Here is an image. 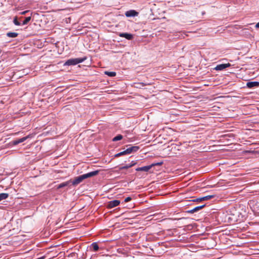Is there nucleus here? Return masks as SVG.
Here are the masks:
<instances>
[{
  "mask_svg": "<svg viewBox=\"0 0 259 259\" xmlns=\"http://www.w3.org/2000/svg\"><path fill=\"white\" fill-rule=\"evenodd\" d=\"M99 173V170H95L80 175L74 179V180L71 181V184L73 186H76L80 183L83 180L94 177Z\"/></svg>",
  "mask_w": 259,
  "mask_h": 259,
  "instance_id": "f257e3e1",
  "label": "nucleus"
},
{
  "mask_svg": "<svg viewBox=\"0 0 259 259\" xmlns=\"http://www.w3.org/2000/svg\"><path fill=\"white\" fill-rule=\"evenodd\" d=\"M87 59L86 57H84L82 58H72L68 60L65 63V65L70 66V65H75L79 63L83 62Z\"/></svg>",
  "mask_w": 259,
  "mask_h": 259,
  "instance_id": "f03ea898",
  "label": "nucleus"
},
{
  "mask_svg": "<svg viewBox=\"0 0 259 259\" xmlns=\"http://www.w3.org/2000/svg\"><path fill=\"white\" fill-rule=\"evenodd\" d=\"M249 205L253 211L259 214V200H250Z\"/></svg>",
  "mask_w": 259,
  "mask_h": 259,
  "instance_id": "7ed1b4c3",
  "label": "nucleus"
},
{
  "mask_svg": "<svg viewBox=\"0 0 259 259\" xmlns=\"http://www.w3.org/2000/svg\"><path fill=\"white\" fill-rule=\"evenodd\" d=\"M120 202L118 200H113L108 202L107 204V207L108 208H112L118 206Z\"/></svg>",
  "mask_w": 259,
  "mask_h": 259,
  "instance_id": "20e7f679",
  "label": "nucleus"
},
{
  "mask_svg": "<svg viewBox=\"0 0 259 259\" xmlns=\"http://www.w3.org/2000/svg\"><path fill=\"white\" fill-rule=\"evenodd\" d=\"M138 14H139L138 12H137L135 10H131L126 11L125 13V15L127 17H133L137 16L138 15Z\"/></svg>",
  "mask_w": 259,
  "mask_h": 259,
  "instance_id": "39448f33",
  "label": "nucleus"
},
{
  "mask_svg": "<svg viewBox=\"0 0 259 259\" xmlns=\"http://www.w3.org/2000/svg\"><path fill=\"white\" fill-rule=\"evenodd\" d=\"M231 66L230 63L227 64H222L218 65L215 67V69L216 70H223Z\"/></svg>",
  "mask_w": 259,
  "mask_h": 259,
  "instance_id": "423d86ee",
  "label": "nucleus"
},
{
  "mask_svg": "<svg viewBox=\"0 0 259 259\" xmlns=\"http://www.w3.org/2000/svg\"><path fill=\"white\" fill-rule=\"evenodd\" d=\"M139 149V147L135 146H131L128 148L126 149V153L127 154H131L133 152H135L137 151Z\"/></svg>",
  "mask_w": 259,
  "mask_h": 259,
  "instance_id": "0eeeda50",
  "label": "nucleus"
},
{
  "mask_svg": "<svg viewBox=\"0 0 259 259\" xmlns=\"http://www.w3.org/2000/svg\"><path fill=\"white\" fill-rule=\"evenodd\" d=\"M119 36L124 37L127 40H132L133 38V35L128 33H120Z\"/></svg>",
  "mask_w": 259,
  "mask_h": 259,
  "instance_id": "6e6552de",
  "label": "nucleus"
},
{
  "mask_svg": "<svg viewBox=\"0 0 259 259\" xmlns=\"http://www.w3.org/2000/svg\"><path fill=\"white\" fill-rule=\"evenodd\" d=\"M152 168V166L151 165L138 167L136 169V171H148Z\"/></svg>",
  "mask_w": 259,
  "mask_h": 259,
  "instance_id": "1a4fd4ad",
  "label": "nucleus"
},
{
  "mask_svg": "<svg viewBox=\"0 0 259 259\" xmlns=\"http://www.w3.org/2000/svg\"><path fill=\"white\" fill-rule=\"evenodd\" d=\"M71 184V181L69 180L63 183H62L57 186V189H61L65 187L69 186Z\"/></svg>",
  "mask_w": 259,
  "mask_h": 259,
  "instance_id": "9d476101",
  "label": "nucleus"
},
{
  "mask_svg": "<svg viewBox=\"0 0 259 259\" xmlns=\"http://www.w3.org/2000/svg\"><path fill=\"white\" fill-rule=\"evenodd\" d=\"M259 85V82L258 81H249L247 82L246 86L248 88H252L254 87H258Z\"/></svg>",
  "mask_w": 259,
  "mask_h": 259,
  "instance_id": "9b49d317",
  "label": "nucleus"
},
{
  "mask_svg": "<svg viewBox=\"0 0 259 259\" xmlns=\"http://www.w3.org/2000/svg\"><path fill=\"white\" fill-rule=\"evenodd\" d=\"M213 197H214V195H207V196L203 197H201L199 198H197L196 199H194L193 200V201H203V200H206L210 199Z\"/></svg>",
  "mask_w": 259,
  "mask_h": 259,
  "instance_id": "f8f14e48",
  "label": "nucleus"
},
{
  "mask_svg": "<svg viewBox=\"0 0 259 259\" xmlns=\"http://www.w3.org/2000/svg\"><path fill=\"white\" fill-rule=\"evenodd\" d=\"M27 138H28L27 136L23 137L18 140L13 141L12 142V143L14 145H17L19 144V143L24 142Z\"/></svg>",
  "mask_w": 259,
  "mask_h": 259,
  "instance_id": "ddd939ff",
  "label": "nucleus"
},
{
  "mask_svg": "<svg viewBox=\"0 0 259 259\" xmlns=\"http://www.w3.org/2000/svg\"><path fill=\"white\" fill-rule=\"evenodd\" d=\"M136 164V162L134 161H132L131 162V163L130 164H126L124 166H123L121 167H120V169L121 170V169H128L132 166H133L134 165H135V164Z\"/></svg>",
  "mask_w": 259,
  "mask_h": 259,
  "instance_id": "4468645a",
  "label": "nucleus"
},
{
  "mask_svg": "<svg viewBox=\"0 0 259 259\" xmlns=\"http://www.w3.org/2000/svg\"><path fill=\"white\" fill-rule=\"evenodd\" d=\"M18 35V33L16 32H9L7 33V36L9 37H16Z\"/></svg>",
  "mask_w": 259,
  "mask_h": 259,
  "instance_id": "2eb2a0df",
  "label": "nucleus"
},
{
  "mask_svg": "<svg viewBox=\"0 0 259 259\" xmlns=\"http://www.w3.org/2000/svg\"><path fill=\"white\" fill-rule=\"evenodd\" d=\"M9 197L8 193H2L0 194V201L7 199Z\"/></svg>",
  "mask_w": 259,
  "mask_h": 259,
  "instance_id": "dca6fc26",
  "label": "nucleus"
},
{
  "mask_svg": "<svg viewBox=\"0 0 259 259\" xmlns=\"http://www.w3.org/2000/svg\"><path fill=\"white\" fill-rule=\"evenodd\" d=\"M31 18L30 16L26 17L25 20L22 22L21 24L22 25H25L27 24L28 23V22L31 20Z\"/></svg>",
  "mask_w": 259,
  "mask_h": 259,
  "instance_id": "f3484780",
  "label": "nucleus"
},
{
  "mask_svg": "<svg viewBox=\"0 0 259 259\" xmlns=\"http://www.w3.org/2000/svg\"><path fill=\"white\" fill-rule=\"evenodd\" d=\"M105 74L110 77H114L116 75V72L113 71H105Z\"/></svg>",
  "mask_w": 259,
  "mask_h": 259,
  "instance_id": "a211bd4d",
  "label": "nucleus"
},
{
  "mask_svg": "<svg viewBox=\"0 0 259 259\" xmlns=\"http://www.w3.org/2000/svg\"><path fill=\"white\" fill-rule=\"evenodd\" d=\"M91 246L94 251H96L99 249V246L97 242H94L91 244Z\"/></svg>",
  "mask_w": 259,
  "mask_h": 259,
  "instance_id": "6ab92c4d",
  "label": "nucleus"
},
{
  "mask_svg": "<svg viewBox=\"0 0 259 259\" xmlns=\"http://www.w3.org/2000/svg\"><path fill=\"white\" fill-rule=\"evenodd\" d=\"M122 138H123V137L122 135H118L117 136H116L113 139L112 141L114 142L117 141L121 140L122 139Z\"/></svg>",
  "mask_w": 259,
  "mask_h": 259,
  "instance_id": "aec40b11",
  "label": "nucleus"
},
{
  "mask_svg": "<svg viewBox=\"0 0 259 259\" xmlns=\"http://www.w3.org/2000/svg\"><path fill=\"white\" fill-rule=\"evenodd\" d=\"M205 206V204H203V205H201L200 206H196L194 208V211H195L196 212H197V211H199V210H200L201 209L204 207Z\"/></svg>",
  "mask_w": 259,
  "mask_h": 259,
  "instance_id": "412c9836",
  "label": "nucleus"
},
{
  "mask_svg": "<svg viewBox=\"0 0 259 259\" xmlns=\"http://www.w3.org/2000/svg\"><path fill=\"white\" fill-rule=\"evenodd\" d=\"M13 23L15 25H17V26H20L21 25H22L18 21V19H17V17H15L14 19H13Z\"/></svg>",
  "mask_w": 259,
  "mask_h": 259,
  "instance_id": "4be33fe9",
  "label": "nucleus"
},
{
  "mask_svg": "<svg viewBox=\"0 0 259 259\" xmlns=\"http://www.w3.org/2000/svg\"><path fill=\"white\" fill-rule=\"evenodd\" d=\"M125 154H128L127 153H126V149L122 152H119L116 154L115 155V157H119L121 155H123Z\"/></svg>",
  "mask_w": 259,
  "mask_h": 259,
  "instance_id": "5701e85b",
  "label": "nucleus"
},
{
  "mask_svg": "<svg viewBox=\"0 0 259 259\" xmlns=\"http://www.w3.org/2000/svg\"><path fill=\"white\" fill-rule=\"evenodd\" d=\"M162 163H163L162 162H157V163H153L150 165L152 166V167L156 165H161Z\"/></svg>",
  "mask_w": 259,
  "mask_h": 259,
  "instance_id": "b1692460",
  "label": "nucleus"
},
{
  "mask_svg": "<svg viewBox=\"0 0 259 259\" xmlns=\"http://www.w3.org/2000/svg\"><path fill=\"white\" fill-rule=\"evenodd\" d=\"M131 199H132L131 197H126V198L124 199V201H125V202H127L130 201V200H131Z\"/></svg>",
  "mask_w": 259,
  "mask_h": 259,
  "instance_id": "393cba45",
  "label": "nucleus"
},
{
  "mask_svg": "<svg viewBox=\"0 0 259 259\" xmlns=\"http://www.w3.org/2000/svg\"><path fill=\"white\" fill-rule=\"evenodd\" d=\"M29 12L28 10H26V11H23L22 12H20V14L21 15H25L27 13H28Z\"/></svg>",
  "mask_w": 259,
  "mask_h": 259,
  "instance_id": "a878e982",
  "label": "nucleus"
},
{
  "mask_svg": "<svg viewBox=\"0 0 259 259\" xmlns=\"http://www.w3.org/2000/svg\"><path fill=\"white\" fill-rule=\"evenodd\" d=\"M194 208H193L191 210H188L187 212L189 213H193L196 212L195 211H194Z\"/></svg>",
  "mask_w": 259,
  "mask_h": 259,
  "instance_id": "bb28decb",
  "label": "nucleus"
},
{
  "mask_svg": "<svg viewBox=\"0 0 259 259\" xmlns=\"http://www.w3.org/2000/svg\"><path fill=\"white\" fill-rule=\"evenodd\" d=\"M255 27L256 28H259V22H258L256 24Z\"/></svg>",
  "mask_w": 259,
  "mask_h": 259,
  "instance_id": "cd10ccee",
  "label": "nucleus"
}]
</instances>
